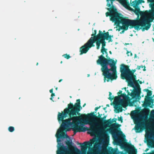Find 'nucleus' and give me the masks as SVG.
<instances>
[{
  "label": "nucleus",
  "instance_id": "27",
  "mask_svg": "<svg viewBox=\"0 0 154 154\" xmlns=\"http://www.w3.org/2000/svg\"><path fill=\"white\" fill-rule=\"evenodd\" d=\"M63 56L64 57V58H66L67 59H69L71 57L69 55L67 54L63 55Z\"/></svg>",
  "mask_w": 154,
  "mask_h": 154
},
{
  "label": "nucleus",
  "instance_id": "34",
  "mask_svg": "<svg viewBox=\"0 0 154 154\" xmlns=\"http://www.w3.org/2000/svg\"><path fill=\"white\" fill-rule=\"evenodd\" d=\"M130 149H134V147L133 145H132L131 144H130Z\"/></svg>",
  "mask_w": 154,
  "mask_h": 154
},
{
  "label": "nucleus",
  "instance_id": "13",
  "mask_svg": "<svg viewBox=\"0 0 154 154\" xmlns=\"http://www.w3.org/2000/svg\"><path fill=\"white\" fill-rule=\"evenodd\" d=\"M121 72V77L122 79H126L131 80L133 81H135L136 79V75L134 74L130 75V74H127L126 73Z\"/></svg>",
  "mask_w": 154,
  "mask_h": 154
},
{
  "label": "nucleus",
  "instance_id": "46",
  "mask_svg": "<svg viewBox=\"0 0 154 154\" xmlns=\"http://www.w3.org/2000/svg\"><path fill=\"white\" fill-rule=\"evenodd\" d=\"M86 103H85L83 106V107H84L86 105Z\"/></svg>",
  "mask_w": 154,
  "mask_h": 154
},
{
  "label": "nucleus",
  "instance_id": "40",
  "mask_svg": "<svg viewBox=\"0 0 154 154\" xmlns=\"http://www.w3.org/2000/svg\"><path fill=\"white\" fill-rule=\"evenodd\" d=\"M98 145L97 143H94V146L95 147L96 146H97Z\"/></svg>",
  "mask_w": 154,
  "mask_h": 154
},
{
  "label": "nucleus",
  "instance_id": "10",
  "mask_svg": "<svg viewBox=\"0 0 154 154\" xmlns=\"http://www.w3.org/2000/svg\"><path fill=\"white\" fill-rule=\"evenodd\" d=\"M114 99V104L115 106L117 108H119V109H118V112H121L122 111V108L120 107L119 106L123 105L124 103V101L123 100L121 99L119 95L113 98Z\"/></svg>",
  "mask_w": 154,
  "mask_h": 154
},
{
  "label": "nucleus",
  "instance_id": "19",
  "mask_svg": "<svg viewBox=\"0 0 154 154\" xmlns=\"http://www.w3.org/2000/svg\"><path fill=\"white\" fill-rule=\"evenodd\" d=\"M105 32V31H103V32H101V35H103V34H106L107 33H108V35H107V37H106L107 38H108V39L109 40V42L110 41V42H112V40L111 39V38L113 37V35H109V32Z\"/></svg>",
  "mask_w": 154,
  "mask_h": 154
},
{
  "label": "nucleus",
  "instance_id": "28",
  "mask_svg": "<svg viewBox=\"0 0 154 154\" xmlns=\"http://www.w3.org/2000/svg\"><path fill=\"white\" fill-rule=\"evenodd\" d=\"M96 33H97V30H94V34H92L91 35L92 36L91 37H92V36H94V37L95 36H96L97 35H96Z\"/></svg>",
  "mask_w": 154,
  "mask_h": 154
},
{
  "label": "nucleus",
  "instance_id": "26",
  "mask_svg": "<svg viewBox=\"0 0 154 154\" xmlns=\"http://www.w3.org/2000/svg\"><path fill=\"white\" fill-rule=\"evenodd\" d=\"M109 97L108 98V99L110 100L111 101H112L113 99V97H112V94L111 92H109Z\"/></svg>",
  "mask_w": 154,
  "mask_h": 154
},
{
  "label": "nucleus",
  "instance_id": "37",
  "mask_svg": "<svg viewBox=\"0 0 154 154\" xmlns=\"http://www.w3.org/2000/svg\"><path fill=\"white\" fill-rule=\"evenodd\" d=\"M77 144H78V145H81V146H82V143H79L78 142H77ZM82 144H83V146H84V144L83 143Z\"/></svg>",
  "mask_w": 154,
  "mask_h": 154
},
{
  "label": "nucleus",
  "instance_id": "12",
  "mask_svg": "<svg viewBox=\"0 0 154 154\" xmlns=\"http://www.w3.org/2000/svg\"><path fill=\"white\" fill-rule=\"evenodd\" d=\"M132 91L131 93L130 96L132 97V98H136L137 97L138 100H140L141 98L140 94L141 93V89L140 87H137V88L133 90L131 89L130 90Z\"/></svg>",
  "mask_w": 154,
  "mask_h": 154
},
{
  "label": "nucleus",
  "instance_id": "45",
  "mask_svg": "<svg viewBox=\"0 0 154 154\" xmlns=\"http://www.w3.org/2000/svg\"><path fill=\"white\" fill-rule=\"evenodd\" d=\"M62 79H60V80H59V82H60L61 81H62Z\"/></svg>",
  "mask_w": 154,
  "mask_h": 154
},
{
  "label": "nucleus",
  "instance_id": "7",
  "mask_svg": "<svg viewBox=\"0 0 154 154\" xmlns=\"http://www.w3.org/2000/svg\"><path fill=\"white\" fill-rule=\"evenodd\" d=\"M116 119L114 118L112 120V121L111 119H110L107 120H105L104 121V125L107 126L111 125L112 130L110 132L112 135L115 133V129L121 126V125L116 123L112 124V122H116Z\"/></svg>",
  "mask_w": 154,
  "mask_h": 154
},
{
  "label": "nucleus",
  "instance_id": "41",
  "mask_svg": "<svg viewBox=\"0 0 154 154\" xmlns=\"http://www.w3.org/2000/svg\"><path fill=\"white\" fill-rule=\"evenodd\" d=\"M144 2V1L143 0H140V3Z\"/></svg>",
  "mask_w": 154,
  "mask_h": 154
},
{
  "label": "nucleus",
  "instance_id": "51",
  "mask_svg": "<svg viewBox=\"0 0 154 154\" xmlns=\"http://www.w3.org/2000/svg\"><path fill=\"white\" fill-rule=\"evenodd\" d=\"M38 64V63H36V65L37 66Z\"/></svg>",
  "mask_w": 154,
  "mask_h": 154
},
{
  "label": "nucleus",
  "instance_id": "5",
  "mask_svg": "<svg viewBox=\"0 0 154 154\" xmlns=\"http://www.w3.org/2000/svg\"><path fill=\"white\" fill-rule=\"evenodd\" d=\"M98 114H99V112H98ZM102 115V114H99L98 117H97L95 114L94 112H93L88 113L87 115H82L80 116H82V119L83 120H82L81 121H82L84 123H85L89 121L92 125H95V127L97 130V131L95 134H93L91 133V131H89V134H92L93 135H94L98 132L99 130V126L96 122V119H99L100 118H102L101 117Z\"/></svg>",
  "mask_w": 154,
  "mask_h": 154
},
{
  "label": "nucleus",
  "instance_id": "17",
  "mask_svg": "<svg viewBox=\"0 0 154 154\" xmlns=\"http://www.w3.org/2000/svg\"><path fill=\"white\" fill-rule=\"evenodd\" d=\"M128 82V85L134 88V84H135L137 87H140V86L137 82V80H135L133 81L132 80L127 79Z\"/></svg>",
  "mask_w": 154,
  "mask_h": 154
},
{
  "label": "nucleus",
  "instance_id": "22",
  "mask_svg": "<svg viewBox=\"0 0 154 154\" xmlns=\"http://www.w3.org/2000/svg\"><path fill=\"white\" fill-rule=\"evenodd\" d=\"M106 116H105L103 117L102 118H100V119H99L98 122L100 123H103L104 124V121L105 120H106L105 119H106Z\"/></svg>",
  "mask_w": 154,
  "mask_h": 154
},
{
  "label": "nucleus",
  "instance_id": "4",
  "mask_svg": "<svg viewBox=\"0 0 154 154\" xmlns=\"http://www.w3.org/2000/svg\"><path fill=\"white\" fill-rule=\"evenodd\" d=\"M108 10L109 11V12H106V16H110V20L114 22L117 26H119L121 23L122 25V26H123L124 23L125 22L126 20L124 18V17L121 16L120 13H118L117 9L114 6H112L111 8H108Z\"/></svg>",
  "mask_w": 154,
  "mask_h": 154
},
{
  "label": "nucleus",
  "instance_id": "36",
  "mask_svg": "<svg viewBox=\"0 0 154 154\" xmlns=\"http://www.w3.org/2000/svg\"><path fill=\"white\" fill-rule=\"evenodd\" d=\"M127 93V95L128 96L130 95H131V93L129 92V91L128 90H126V91Z\"/></svg>",
  "mask_w": 154,
  "mask_h": 154
},
{
  "label": "nucleus",
  "instance_id": "16",
  "mask_svg": "<svg viewBox=\"0 0 154 154\" xmlns=\"http://www.w3.org/2000/svg\"><path fill=\"white\" fill-rule=\"evenodd\" d=\"M119 2L125 8L130 10L131 8L129 6V4L128 0H120V1Z\"/></svg>",
  "mask_w": 154,
  "mask_h": 154
},
{
  "label": "nucleus",
  "instance_id": "1",
  "mask_svg": "<svg viewBox=\"0 0 154 154\" xmlns=\"http://www.w3.org/2000/svg\"><path fill=\"white\" fill-rule=\"evenodd\" d=\"M74 105L70 103L68 105L67 108L64 109L61 113L58 112L57 119L59 122H62L60 127L58 130L56 134L57 143V154H79L81 151L76 147L72 146V142L68 140L66 142L67 146L66 147L62 143L60 139L68 138L69 136L65 134L63 131H67L69 127H71L74 134L77 132L91 131V133L95 134L97 130L94 125L90 122L84 123L82 116H77L79 115V111L82 109L80 99L76 100Z\"/></svg>",
  "mask_w": 154,
  "mask_h": 154
},
{
  "label": "nucleus",
  "instance_id": "39",
  "mask_svg": "<svg viewBox=\"0 0 154 154\" xmlns=\"http://www.w3.org/2000/svg\"><path fill=\"white\" fill-rule=\"evenodd\" d=\"M53 89H52L50 90V92L51 93H53Z\"/></svg>",
  "mask_w": 154,
  "mask_h": 154
},
{
  "label": "nucleus",
  "instance_id": "58",
  "mask_svg": "<svg viewBox=\"0 0 154 154\" xmlns=\"http://www.w3.org/2000/svg\"><path fill=\"white\" fill-rule=\"evenodd\" d=\"M129 154H131V153H129Z\"/></svg>",
  "mask_w": 154,
  "mask_h": 154
},
{
  "label": "nucleus",
  "instance_id": "3",
  "mask_svg": "<svg viewBox=\"0 0 154 154\" xmlns=\"http://www.w3.org/2000/svg\"><path fill=\"white\" fill-rule=\"evenodd\" d=\"M97 62L102 66L101 70L104 76V82L106 80L109 82V80L116 79L117 76L116 73V62L110 58L106 59L101 55L99 57V59Z\"/></svg>",
  "mask_w": 154,
  "mask_h": 154
},
{
  "label": "nucleus",
  "instance_id": "53",
  "mask_svg": "<svg viewBox=\"0 0 154 154\" xmlns=\"http://www.w3.org/2000/svg\"><path fill=\"white\" fill-rule=\"evenodd\" d=\"M57 88H56V90H57Z\"/></svg>",
  "mask_w": 154,
  "mask_h": 154
},
{
  "label": "nucleus",
  "instance_id": "25",
  "mask_svg": "<svg viewBox=\"0 0 154 154\" xmlns=\"http://www.w3.org/2000/svg\"><path fill=\"white\" fill-rule=\"evenodd\" d=\"M8 130L9 132H12L14 131V128L13 126H10L8 128Z\"/></svg>",
  "mask_w": 154,
  "mask_h": 154
},
{
  "label": "nucleus",
  "instance_id": "44",
  "mask_svg": "<svg viewBox=\"0 0 154 154\" xmlns=\"http://www.w3.org/2000/svg\"><path fill=\"white\" fill-rule=\"evenodd\" d=\"M144 68L143 69V70L144 71H146V69H145L146 67H145V66H144Z\"/></svg>",
  "mask_w": 154,
  "mask_h": 154
},
{
  "label": "nucleus",
  "instance_id": "30",
  "mask_svg": "<svg viewBox=\"0 0 154 154\" xmlns=\"http://www.w3.org/2000/svg\"><path fill=\"white\" fill-rule=\"evenodd\" d=\"M55 94L54 93H52L51 94V97L50 98V99L51 100H53V96H55Z\"/></svg>",
  "mask_w": 154,
  "mask_h": 154
},
{
  "label": "nucleus",
  "instance_id": "8",
  "mask_svg": "<svg viewBox=\"0 0 154 154\" xmlns=\"http://www.w3.org/2000/svg\"><path fill=\"white\" fill-rule=\"evenodd\" d=\"M136 124L135 127V130L136 133H140L143 130V123L140 122V118L139 117L137 116L134 114L133 116L132 117Z\"/></svg>",
  "mask_w": 154,
  "mask_h": 154
},
{
  "label": "nucleus",
  "instance_id": "35",
  "mask_svg": "<svg viewBox=\"0 0 154 154\" xmlns=\"http://www.w3.org/2000/svg\"><path fill=\"white\" fill-rule=\"evenodd\" d=\"M122 91L121 90L119 91V92L117 93V94H118V95H120L119 94H122Z\"/></svg>",
  "mask_w": 154,
  "mask_h": 154
},
{
  "label": "nucleus",
  "instance_id": "14",
  "mask_svg": "<svg viewBox=\"0 0 154 154\" xmlns=\"http://www.w3.org/2000/svg\"><path fill=\"white\" fill-rule=\"evenodd\" d=\"M153 100L151 99V97L148 96H145V101L143 104V106L145 107L149 106L150 108H152L151 105V103H153Z\"/></svg>",
  "mask_w": 154,
  "mask_h": 154
},
{
  "label": "nucleus",
  "instance_id": "49",
  "mask_svg": "<svg viewBox=\"0 0 154 154\" xmlns=\"http://www.w3.org/2000/svg\"><path fill=\"white\" fill-rule=\"evenodd\" d=\"M106 106H109V104H107V105H106Z\"/></svg>",
  "mask_w": 154,
  "mask_h": 154
},
{
  "label": "nucleus",
  "instance_id": "24",
  "mask_svg": "<svg viewBox=\"0 0 154 154\" xmlns=\"http://www.w3.org/2000/svg\"><path fill=\"white\" fill-rule=\"evenodd\" d=\"M95 42L96 44L97 48V49H98L100 48V47L101 44L100 40H97Z\"/></svg>",
  "mask_w": 154,
  "mask_h": 154
},
{
  "label": "nucleus",
  "instance_id": "15",
  "mask_svg": "<svg viewBox=\"0 0 154 154\" xmlns=\"http://www.w3.org/2000/svg\"><path fill=\"white\" fill-rule=\"evenodd\" d=\"M147 2H148L152 3L149 4V7L151 8V9L149 11L150 13L153 15L152 18H154V0H147Z\"/></svg>",
  "mask_w": 154,
  "mask_h": 154
},
{
  "label": "nucleus",
  "instance_id": "47",
  "mask_svg": "<svg viewBox=\"0 0 154 154\" xmlns=\"http://www.w3.org/2000/svg\"><path fill=\"white\" fill-rule=\"evenodd\" d=\"M109 53L110 54H112V52L111 51H109Z\"/></svg>",
  "mask_w": 154,
  "mask_h": 154
},
{
  "label": "nucleus",
  "instance_id": "56",
  "mask_svg": "<svg viewBox=\"0 0 154 154\" xmlns=\"http://www.w3.org/2000/svg\"><path fill=\"white\" fill-rule=\"evenodd\" d=\"M142 97H143V95H142Z\"/></svg>",
  "mask_w": 154,
  "mask_h": 154
},
{
  "label": "nucleus",
  "instance_id": "11",
  "mask_svg": "<svg viewBox=\"0 0 154 154\" xmlns=\"http://www.w3.org/2000/svg\"><path fill=\"white\" fill-rule=\"evenodd\" d=\"M120 70L121 72L126 73L130 74L131 75L134 74V73L136 71L135 69L131 70L129 68V66L125 65L124 64H122L121 65Z\"/></svg>",
  "mask_w": 154,
  "mask_h": 154
},
{
  "label": "nucleus",
  "instance_id": "6",
  "mask_svg": "<svg viewBox=\"0 0 154 154\" xmlns=\"http://www.w3.org/2000/svg\"><path fill=\"white\" fill-rule=\"evenodd\" d=\"M93 37H91L84 45L80 48V55L86 53L90 48L95 46L94 43H95V41L93 39Z\"/></svg>",
  "mask_w": 154,
  "mask_h": 154
},
{
  "label": "nucleus",
  "instance_id": "55",
  "mask_svg": "<svg viewBox=\"0 0 154 154\" xmlns=\"http://www.w3.org/2000/svg\"><path fill=\"white\" fill-rule=\"evenodd\" d=\"M93 154H97V153H94Z\"/></svg>",
  "mask_w": 154,
  "mask_h": 154
},
{
  "label": "nucleus",
  "instance_id": "50",
  "mask_svg": "<svg viewBox=\"0 0 154 154\" xmlns=\"http://www.w3.org/2000/svg\"><path fill=\"white\" fill-rule=\"evenodd\" d=\"M148 149H146V150H145V151L146 152L148 150Z\"/></svg>",
  "mask_w": 154,
  "mask_h": 154
},
{
  "label": "nucleus",
  "instance_id": "42",
  "mask_svg": "<svg viewBox=\"0 0 154 154\" xmlns=\"http://www.w3.org/2000/svg\"><path fill=\"white\" fill-rule=\"evenodd\" d=\"M138 81H139V83H140V84H142V82L141 81H139V80H138Z\"/></svg>",
  "mask_w": 154,
  "mask_h": 154
},
{
  "label": "nucleus",
  "instance_id": "2",
  "mask_svg": "<svg viewBox=\"0 0 154 154\" xmlns=\"http://www.w3.org/2000/svg\"><path fill=\"white\" fill-rule=\"evenodd\" d=\"M135 10L130 8L131 11H133L138 16V17L140 15L141 18L136 20H132L126 19H125V22L124 23L123 26H119L120 29L124 30H126L128 29L129 26L130 28H134L135 29H140V26L144 27L143 29L148 30L151 25L150 23L152 22L154 17L152 18L153 15L150 13L149 11H146L144 12L140 11V9L138 7L134 8Z\"/></svg>",
  "mask_w": 154,
  "mask_h": 154
},
{
  "label": "nucleus",
  "instance_id": "31",
  "mask_svg": "<svg viewBox=\"0 0 154 154\" xmlns=\"http://www.w3.org/2000/svg\"><path fill=\"white\" fill-rule=\"evenodd\" d=\"M127 53L128 54V56L129 55V54L130 55V56H132V54L131 52L127 51Z\"/></svg>",
  "mask_w": 154,
  "mask_h": 154
},
{
  "label": "nucleus",
  "instance_id": "32",
  "mask_svg": "<svg viewBox=\"0 0 154 154\" xmlns=\"http://www.w3.org/2000/svg\"><path fill=\"white\" fill-rule=\"evenodd\" d=\"M147 144L148 146H152V143L151 142H148Z\"/></svg>",
  "mask_w": 154,
  "mask_h": 154
},
{
  "label": "nucleus",
  "instance_id": "52",
  "mask_svg": "<svg viewBox=\"0 0 154 154\" xmlns=\"http://www.w3.org/2000/svg\"><path fill=\"white\" fill-rule=\"evenodd\" d=\"M62 62H63L62 61H61L60 62V63H62Z\"/></svg>",
  "mask_w": 154,
  "mask_h": 154
},
{
  "label": "nucleus",
  "instance_id": "20",
  "mask_svg": "<svg viewBox=\"0 0 154 154\" xmlns=\"http://www.w3.org/2000/svg\"><path fill=\"white\" fill-rule=\"evenodd\" d=\"M140 3L137 0H135L132 2L133 5L132 6L134 8H135L137 6V5Z\"/></svg>",
  "mask_w": 154,
  "mask_h": 154
},
{
  "label": "nucleus",
  "instance_id": "18",
  "mask_svg": "<svg viewBox=\"0 0 154 154\" xmlns=\"http://www.w3.org/2000/svg\"><path fill=\"white\" fill-rule=\"evenodd\" d=\"M106 50L107 49L105 48L102 47L101 50V53H102V55H103L104 54V53L105 52L106 54V59H108V58H110L108 56V54L107 52L106 51Z\"/></svg>",
  "mask_w": 154,
  "mask_h": 154
},
{
  "label": "nucleus",
  "instance_id": "21",
  "mask_svg": "<svg viewBox=\"0 0 154 154\" xmlns=\"http://www.w3.org/2000/svg\"><path fill=\"white\" fill-rule=\"evenodd\" d=\"M144 91L147 92V95L146 96H148L149 97L151 96L152 92L148 89H146L144 90Z\"/></svg>",
  "mask_w": 154,
  "mask_h": 154
},
{
  "label": "nucleus",
  "instance_id": "23",
  "mask_svg": "<svg viewBox=\"0 0 154 154\" xmlns=\"http://www.w3.org/2000/svg\"><path fill=\"white\" fill-rule=\"evenodd\" d=\"M120 97H122L123 98V99L124 100H126L128 98V95H126L125 93H124L122 94H121L119 95Z\"/></svg>",
  "mask_w": 154,
  "mask_h": 154
},
{
  "label": "nucleus",
  "instance_id": "29",
  "mask_svg": "<svg viewBox=\"0 0 154 154\" xmlns=\"http://www.w3.org/2000/svg\"><path fill=\"white\" fill-rule=\"evenodd\" d=\"M118 119L119 121H121V122H123V118L122 116L118 117Z\"/></svg>",
  "mask_w": 154,
  "mask_h": 154
},
{
  "label": "nucleus",
  "instance_id": "54",
  "mask_svg": "<svg viewBox=\"0 0 154 154\" xmlns=\"http://www.w3.org/2000/svg\"><path fill=\"white\" fill-rule=\"evenodd\" d=\"M70 98H71V97H71V96H70Z\"/></svg>",
  "mask_w": 154,
  "mask_h": 154
},
{
  "label": "nucleus",
  "instance_id": "48",
  "mask_svg": "<svg viewBox=\"0 0 154 154\" xmlns=\"http://www.w3.org/2000/svg\"><path fill=\"white\" fill-rule=\"evenodd\" d=\"M123 88L125 90V91H126V88Z\"/></svg>",
  "mask_w": 154,
  "mask_h": 154
},
{
  "label": "nucleus",
  "instance_id": "43",
  "mask_svg": "<svg viewBox=\"0 0 154 154\" xmlns=\"http://www.w3.org/2000/svg\"><path fill=\"white\" fill-rule=\"evenodd\" d=\"M137 54H135V55H134V58H137Z\"/></svg>",
  "mask_w": 154,
  "mask_h": 154
},
{
  "label": "nucleus",
  "instance_id": "57",
  "mask_svg": "<svg viewBox=\"0 0 154 154\" xmlns=\"http://www.w3.org/2000/svg\"><path fill=\"white\" fill-rule=\"evenodd\" d=\"M136 151H137V149H135Z\"/></svg>",
  "mask_w": 154,
  "mask_h": 154
},
{
  "label": "nucleus",
  "instance_id": "38",
  "mask_svg": "<svg viewBox=\"0 0 154 154\" xmlns=\"http://www.w3.org/2000/svg\"><path fill=\"white\" fill-rule=\"evenodd\" d=\"M100 108V107H96L95 109V111H96L97 110V109H99Z\"/></svg>",
  "mask_w": 154,
  "mask_h": 154
},
{
  "label": "nucleus",
  "instance_id": "33",
  "mask_svg": "<svg viewBox=\"0 0 154 154\" xmlns=\"http://www.w3.org/2000/svg\"><path fill=\"white\" fill-rule=\"evenodd\" d=\"M143 68V66L142 65L140 66H138L137 68V69L139 70L141 68Z\"/></svg>",
  "mask_w": 154,
  "mask_h": 154
},
{
  "label": "nucleus",
  "instance_id": "9",
  "mask_svg": "<svg viewBox=\"0 0 154 154\" xmlns=\"http://www.w3.org/2000/svg\"><path fill=\"white\" fill-rule=\"evenodd\" d=\"M101 31L100 30H99V33L97 35L95 36L94 37H93V39L95 41V42L97 40H100L101 43L102 44V47L104 48L106 43L105 40V39L108 40V38H106L107 37H107V35H108V33H107L105 34L101 35Z\"/></svg>",
  "mask_w": 154,
  "mask_h": 154
}]
</instances>
